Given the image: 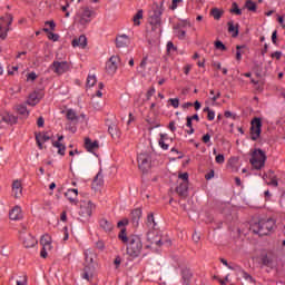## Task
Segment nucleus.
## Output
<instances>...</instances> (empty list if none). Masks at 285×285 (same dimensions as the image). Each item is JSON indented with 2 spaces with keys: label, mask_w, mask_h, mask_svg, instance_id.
<instances>
[{
  "label": "nucleus",
  "mask_w": 285,
  "mask_h": 285,
  "mask_svg": "<svg viewBox=\"0 0 285 285\" xmlns=\"http://www.w3.org/2000/svg\"><path fill=\"white\" fill-rule=\"evenodd\" d=\"M275 228V219H261L258 223H254L250 225V230L255 235H259V237H264L266 235H271V232Z\"/></svg>",
  "instance_id": "nucleus-1"
},
{
  "label": "nucleus",
  "mask_w": 285,
  "mask_h": 285,
  "mask_svg": "<svg viewBox=\"0 0 285 285\" xmlns=\"http://www.w3.org/2000/svg\"><path fill=\"white\" fill-rule=\"evenodd\" d=\"M161 14H164V0L160 3H154L149 11L148 22L151 26V30L161 28Z\"/></svg>",
  "instance_id": "nucleus-2"
},
{
  "label": "nucleus",
  "mask_w": 285,
  "mask_h": 285,
  "mask_svg": "<svg viewBox=\"0 0 285 285\" xmlns=\"http://www.w3.org/2000/svg\"><path fill=\"white\" fill-rule=\"evenodd\" d=\"M144 249V243H141V237L137 235L129 236V243L127 245V255L132 257H139L141 255V250Z\"/></svg>",
  "instance_id": "nucleus-3"
},
{
  "label": "nucleus",
  "mask_w": 285,
  "mask_h": 285,
  "mask_svg": "<svg viewBox=\"0 0 285 285\" xmlns=\"http://www.w3.org/2000/svg\"><path fill=\"white\" fill-rule=\"evenodd\" d=\"M92 262H95V254L90 252V249H87L85 252V267L82 272V279H87V282H90L92 277H95V266Z\"/></svg>",
  "instance_id": "nucleus-4"
},
{
  "label": "nucleus",
  "mask_w": 285,
  "mask_h": 285,
  "mask_svg": "<svg viewBox=\"0 0 285 285\" xmlns=\"http://www.w3.org/2000/svg\"><path fill=\"white\" fill-rule=\"evenodd\" d=\"M249 164H252L255 170H262L266 164V154L262 149H255L252 154V158L249 159Z\"/></svg>",
  "instance_id": "nucleus-5"
},
{
  "label": "nucleus",
  "mask_w": 285,
  "mask_h": 285,
  "mask_svg": "<svg viewBox=\"0 0 285 285\" xmlns=\"http://www.w3.org/2000/svg\"><path fill=\"white\" fill-rule=\"evenodd\" d=\"M13 19L14 17H12V13H7L6 17L0 18V39H6L8 37Z\"/></svg>",
  "instance_id": "nucleus-6"
},
{
  "label": "nucleus",
  "mask_w": 285,
  "mask_h": 285,
  "mask_svg": "<svg viewBox=\"0 0 285 285\" xmlns=\"http://www.w3.org/2000/svg\"><path fill=\"white\" fill-rule=\"evenodd\" d=\"M262 135V118L255 117L250 121V139L257 141V138Z\"/></svg>",
  "instance_id": "nucleus-7"
},
{
  "label": "nucleus",
  "mask_w": 285,
  "mask_h": 285,
  "mask_svg": "<svg viewBox=\"0 0 285 285\" xmlns=\"http://www.w3.org/2000/svg\"><path fill=\"white\" fill-rule=\"evenodd\" d=\"M50 70H52L56 75H63L70 70V63H68V61H53L50 65Z\"/></svg>",
  "instance_id": "nucleus-8"
},
{
  "label": "nucleus",
  "mask_w": 285,
  "mask_h": 285,
  "mask_svg": "<svg viewBox=\"0 0 285 285\" xmlns=\"http://www.w3.org/2000/svg\"><path fill=\"white\" fill-rule=\"evenodd\" d=\"M92 17V11L88 8H82L77 13V19L80 26H88L90 23Z\"/></svg>",
  "instance_id": "nucleus-9"
},
{
  "label": "nucleus",
  "mask_w": 285,
  "mask_h": 285,
  "mask_svg": "<svg viewBox=\"0 0 285 285\" xmlns=\"http://www.w3.org/2000/svg\"><path fill=\"white\" fill-rule=\"evenodd\" d=\"M138 168H140L142 173L150 170V156L148 154H140L138 156Z\"/></svg>",
  "instance_id": "nucleus-10"
},
{
  "label": "nucleus",
  "mask_w": 285,
  "mask_h": 285,
  "mask_svg": "<svg viewBox=\"0 0 285 285\" xmlns=\"http://www.w3.org/2000/svg\"><path fill=\"white\" fill-rule=\"evenodd\" d=\"M95 208V204L92 202L88 200L87 203L83 202L82 205H80V217H91L92 216V209Z\"/></svg>",
  "instance_id": "nucleus-11"
},
{
  "label": "nucleus",
  "mask_w": 285,
  "mask_h": 285,
  "mask_svg": "<svg viewBox=\"0 0 285 285\" xmlns=\"http://www.w3.org/2000/svg\"><path fill=\"white\" fill-rule=\"evenodd\" d=\"M117 61H119V57L111 56L106 65V70L108 75H115L117 72Z\"/></svg>",
  "instance_id": "nucleus-12"
},
{
  "label": "nucleus",
  "mask_w": 285,
  "mask_h": 285,
  "mask_svg": "<svg viewBox=\"0 0 285 285\" xmlns=\"http://www.w3.org/2000/svg\"><path fill=\"white\" fill-rule=\"evenodd\" d=\"M147 242H149V244H155V246L164 245V243L161 242V237L155 230L147 233Z\"/></svg>",
  "instance_id": "nucleus-13"
},
{
  "label": "nucleus",
  "mask_w": 285,
  "mask_h": 285,
  "mask_svg": "<svg viewBox=\"0 0 285 285\" xmlns=\"http://www.w3.org/2000/svg\"><path fill=\"white\" fill-rule=\"evenodd\" d=\"M22 244H23L24 248H35V246H37V244H38V240L32 235L24 234L22 236Z\"/></svg>",
  "instance_id": "nucleus-14"
},
{
  "label": "nucleus",
  "mask_w": 285,
  "mask_h": 285,
  "mask_svg": "<svg viewBox=\"0 0 285 285\" xmlns=\"http://www.w3.org/2000/svg\"><path fill=\"white\" fill-rule=\"evenodd\" d=\"M36 141L38 144V148L43 150V144H46V141H50V136H48L46 132H39L36 135Z\"/></svg>",
  "instance_id": "nucleus-15"
},
{
  "label": "nucleus",
  "mask_w": 285,
  "mask_h": 285,
  "mask_svg": "<svg viewBox=\"0 0 285 285\" xmlns=\"http://www.w3.org/2000/svg\"><path fill=\"white\" fill-rule=\"evenodd\" d=\"M130 45V38L127 35H121L116 38V48H127Z\"/></svg>",
  "instance_id": "nucleus-16"
},
{
  "label": "nucleus",
  "mask_w": 285,
  "mask_h": 285,
  "mask_svg": "<svg viewBox=\"0 0 285 285\" xmlns=\"http://www.w3.org/2000/svg\"><path fill=\"white\" fill-rule=\"evenodd\" d=\"M176 193L179 195V197L186 199V197H188V183H180L179 186L176 187Z\"/></svg>",
  "instance_id": "nucleus-17"
},
{
  "label": "nucleus",
  "mask_w": 285,
  "mask_h": 285,
  "mask_svg": "<svg viewBox=\"0 0 285 285\" xmlns=\"http://www.w3.org/2000/svg\"><path fill=\"white\" fill-rule=\"evenodd\" d=\"M9 219L17 222L19 219H23V214H21V207L16 206L9 213Z\"/></svg>",
  "instance_id": "nucleus-18"
},
{
  "label": "nucleus",
  "mask_w": 285,
  "mask_h": 285,
  "mask_svg": "<svg viewBox=\"0 0 285 285\" xmlns=\"http://www.w3.org/2000/svg\"><path fill=\"white\" fill-rule=\"evenodd\" d=\"M91 186L95 190H99V188L104 186V174L101 173V170H99L96 177L94 178Z\"/></svg>",
  "instance_id": "nucleus-19"
},
{
  "label": "nucleus",
  "mask_w": 285,
  "mask_h": 285,
  "mask_svg": "<svg viewBox=\"0 0 285 285\" xmlns=\"http://www.w3.org/2000/svg\"><path fill=\"white\" fill-rule=\"evenodd\" d=\"M2 121H4V124H9L10 126H14V124H17V121H19V117L6 111L2 115Z\"/></svg>",
  "instance_id": "nucleus-20"
},
{
  "label": "nucleus",
  "mask_w": 285,
  "mask_h": 285,
  "mask_svg": "<svg viewBox=\"0 0 285 285\" xmlns=\"http://www.w3.org/2000/svg\"><path fill=\"white\" fill-rule=\"evenodd\" d=\"M71 46L73 48H77L78 46L80 48H86V46H88V38H86L85 35L80 36L79 38H75L71 42Z\"/></svg>",
  "instance_id": "nucleus-21"
},
{
  "label": "nucleus",
  "mask_w": 285,
  "mask_h": 285,
  "mask_svg": "<svg viewBox=\"0 0 285 285\" xmlns=\"http://www.w3.org/2000/svg\"><path fill=\"white\" fill-rule=\"evenodd\" d=\"M61 141H63V136H59L58 141H53L52 146L53 148H58V155L63 157L66 155V145L61 144Z\"/></svg>",
  "instance_id": "nucleus-22"
},
{
  "label": "nucleus",
  "mask_w": 285,
  "mask_h": 285,
  "mask_svg": "<svg viewBox=\"0 0 285 285\" xmlns=\"http://www.w3.org/2000/svg\"><path fill=\"white\" fill-rule=\"evenodd\" d=\"M85 148L88 150V153H92L94 150H97L99 148V141L95 140L92 142V139L85 138Z\"/></svg>",
  "instance_id": "nucleus-23"
},
{
  "label": "nucleus",
  "mask_w": 285,
  "mask_h": 285,
  "mask_svg": "<svg viewBox=\"0 0 285 285\" xmlns=\"http://www.w3.org/2000/svg\"><path fill=\"white\" fill-rule=\"evenodd\" d=\"M181 279L184 284L188 285L190 284V279H193V272L188 267H184L181 269Z\"/></svg>",
  "instance_id": "nucleus-24"
},
{
  "label": "nucleus",
  "mask_w": 285,
  "mask_h": 285,
  "mask_svg": "<svg viewBox=\"0 0 285 285\" xmlns=\"http://www.w3.org/2000/svg\"><path fill=\"white\" fill-rule=\"evenodd\" d=\"M13 197L19 199L23 193V188L21 187V181L14 180L12 184Z\"/></svg>",
  "instance_id": "nucleus-25"
},
{
  "label": "nucleus",
  "mask_w": 285,
  "mask_h": 285,
  "mask_svg": "<svg viewBox=\"0 0 285 285\" xmlns=\"http://www.w3.org/2000/svg\"><path fill=\"white\" fill-rule=\"evenodd\" d=\"M100 228H102L105 233H112V228H115V225H112L110 220L102 218L100 219Z\"/></svg>",
  "instance_id": "nucleus-26"
},
{
  "label": "nucleus",
  "mask_w": 285,
  "mask_h": 285,
  "mask_svg": "<svg viewBox=\"0 0 285 285\" xmlns=\"http://www.w3.org/2000/svg\"><path fill=\"white\" fill-rule=\"evenodd\" d=\"M141 219V208H136L131 212V222L134 226H139V220Z\"/></svg>",
  "instance_id": "nucleus-27"
},
{
  "label": "nucleus",
  "mask_w": 285,
  "mask_h": 285,
  "mask_svg": "<svg viewBox=\"0 0 285 285\" xmlns=\"http://www.w3.org/2000/svg\"><path fill=\"white\" fill-rule=\"evenodd\" d=\"M261 264H263V266L271 267L273 266V258L268 256L267 253L263 252L261 254Z\"/></svg>",
  "instance_id": "nucleus-28"
},
{
  "label": "nucleus",
  "mask_w": 285,
  "mask_h": 285,
  "mask_svg": "<svg viewBox=\"0 0 285 285\" xmlns=\"http://www.w3.org/2000/svg\"><path fill=\"white\" fill-rule=\"evenodd\" d=\"M14 110L16 112H18V115H21L22 117H28V115H30V111H28V107L23 104L16 105Z\"/></svg>",
  "instance_id": "nucleus-29"
},
{
  "label": "nucleus",
  "mask_w": 285,
  "mask_h": 285,
  "mask_svg": "<svg viewBox=\"0 0 285 285\" xmlns=\"http://www.w3.org/2000/svg\"><path fill=\"white\" fill-rule=\"evenodd\" d=\"M75 195V197H77V195H79V190L78 189H68V191L65 193V197H67V199L70 202V204H75V206H77L78 202L77 199L70 197V195Z\"/></svg>",
  "instance_id": "nucleus-30"
},
{
  "label": "nucleus",
  "mask_w": 285,
  "mask_h": 285,
  "mask_svg": "<svg viewBox=\"0 0 285 285\" xmlns=\"http://www.w3.org/2000/svg\"><path fill=\"white\" fill-rule=\"evenodd\" d=\"M66 117L68 121H73L75 124L79 121V116H77V112L73 109H68Z\"/></svg>",
  "instance_id": "nucleus-31"
},
{
  "label": "nucleus",
  "mask_w": 285,
  "mask_h": 285,
  "mask_svg": "<svg viewBox=\"0 0 285 285\" xmlns=\"http://www.w3.org/2000/svg\"><path fill=\"white\" fill-rule=\"evenodd\" d=\"M39 102V94L37 91H33L29 95V98L27 100L28 106H35Z\"/></svg>",
  "instance_id": "nucleus-32"
},
{
  "label": "nucleus",
  "mask_w": 285,
  "mask_h": 285,
  "mask_svg": "<svg viewBox=\"0 0 285 285\" xmlns=\"http://www.w3.org/2000/svg\"><path fill=\"white\" fill-rule=\"evenodd\" d=\"M227 26H228V32H233V35H232V37H238L239 36V24H237L236 27H235V24L233 23V21H229L228 23H227Z\"/></svg>",
  "instance_id": "nucleus-33"
},
{
  "label": "nucleus",
  "mask_w": 285,
  "mask_h": 285,
  "mask_svg": "<svg viewBox=\"0 0 285 285\" xmlns=\"http://www.w3.org/2000/svg\"><path fill=\"white\" fill-rule=\"evenodd\" d=\"M118 239L122 242V244H128L130 242V236L126 234V228H122L118 235Z\"/></svg>",
  "instance_id": "nucleus-34"
},
{
  "label": "nucleus",
  "mask_w": 285,
  "mask_h": 285,
  "mask_svg": "<svg viewBox=\"0 0 285 285\" xmlns=\"http://www.w3.org/2000/svg\"><path fill=\"white\" fill-rule=\"evenodd\" d=\"M245 8L249 12H257V3H255V1H253V0H246Z\"/></svg>",
  "instance_id": "nucleus-35"
},
{
  "label": "nucleus",
  "mask_w": 285,
  "mask_h": 285,
  "mask_svg": "<svg viewBox=\"0 0 285 285\" xmlns=\"http://www.w3.org/2000/svg\"><path fill=\"white\" fill-rule=\"evenodd\" d=\"M140 19H144V10H138L137 13L134 16L132 21L135 26H141Z\"/></svg>",
  "instance_id": "nucleus-36"
},
{
  "label": "nucleus",
  "mask_w": 285,
  "mask_h": 285,
  "mask_svg": "<svg viewBox=\"0 0 285 285\" xmlns=\"http://www.w3.org/2000/svg\"><path fill=\"white\" fill-rule=\"evenodd\" d=\"M108 132L111 135V137H119V128L116 124L109 125Z\"/></svg>",
  "instance_id": "nucleus-37"
},
{
  "label": "nucleus",
  "mask_w": 285,
  "mask_h": 285,
  "mask_svg": "<svg viewBox=\"0 0 285 285\" xmlns=\"http://www.w3.org/2000/svg\"><path fill=\"white\" fill-rule=\"evenodd\" d=\"M210 14L216 21H219L222 19V16L224 14V11L219 10L218 8H213L210 10Z\"/></svg>",
  "instance_id": "nucleus-38"
},
{
  "label": "nucleus",
  "mask_w": 285,
  "mask_h": 285,
  "mask_svg": "<svg viewBox=\"0 0 285 285\" xmlns=\"http://www.w3.org/2000/svg\"><path fill=\"white\" fill-rule=\"evenodd\" d=\"M179 28H180V24H176L174 27L176 37H178V39H185L186 38V32L184 30H179Z\"/></svg>",
  "instance_id": "nucleus-39"
},
{
  "label": "nucleus",
  "mask_w": 285,
  "mask_h": 285,
  "mask_svg": "<svg viewBox=\"0 0 285 285\" xmlns=\"http://www.w3.org/2000/svg\"><path fill=\"white\" fill-rule=\"evenodd\" d=\"M40 244L41 246H45L47 244H52V238L50 237V235L46 234L40 238Z\"/></svg>",
  "instance_id": "nucleus-40"
},
{
  "label": "nucleus",
  "mask_w": 285,
  "mask_h": 285,
  "mask_svg": "<svg viewBox=\"0 0 285 285\" xmlns=\"http://www.w3.org/2000/svg\"><path fill=\"white\" fill-rule=\"evenodd\" d=\"M215 48L216 50H222V52H226L228 50V48L226 47V45H224V42H222V40H217L215 42Z\"/></svg>",
  "instance_id": "nucleus-41"
},
{
  "label": "nucleus",
  "mask_w": 285,
  "mask_h": 285,
  "mask_svg": "<svg viewBox=\"0 0 285 285\" xmlns=\"http://www.w3.org/2000/svg\"><path fill=\"white\" fill-rule=\"evenodd\" d=\"M230 12L237 14L238 17L242 16V9H239L237 2H233Z\"/></svg>",
  "instance_id": "nucleus-42"
},
{
  "label": "nucleus",
  "mask_w": 285,
  "mask_h": 285,
  "mask_svg": "<svg viewBox=\"0 0 285 285\" xmlns=\"http://www.w3.org/2000/svg\"><path fill=\"white\" fill-rule=\"evenodd\" d=\"M147 224H148V226H151L153 228H155L157 226V223H155V215L154 214H149L147 216Z\"/></svg>",
  "instance_id": "nucleus-43"
},
{
  "label": "nucleus",
  "mask_w": 285,
  "mask_h": 285,
  "mask_svg": "<svg viewBox=\"0 0 285 285\" xmlns=\"http://www.w3.org/2000/svg\"><path fill=\"white\" fill-rule=\"evenodd\" d=\"M97 83V77L96 76H88L87 78V86L88 88H92Z\"/></svg>",
  "instance_id": "nucleus-44"
},
{
  "label": "nucleus",
  "mask_w": 285,
  "mask_h": 285,
  "mask_svg": "<svg viewBox=\"0 0 285 285\" xmlns=\"http://www.w3.org/2000/svg\"><path fill=\"white\" fill-rule=\"evenodd\" d=\"M147 63H148V56H145L140 61V72H146Z\"/></svg>",
  "instance_id": "nucleus-45"
},
{
  "label": "nucleus",
  "mask_w": 285,
  "mask_h": 285,
  "mask_svg": "<svg viewBox=\"0 0 285 285\" xmlns=\"http://www.w3.org/2000/svg\"><path fill=\"white\" fill-rule=\"evenodd\" d=\"M242 48H245V46H236V60L242 61Z\"/></svg>",
  "instance_id": "nucleus-46"
},
{
  "label": "nucleus",
  "mask_w": 285,
  "mask_h": 285,
  "mask_svg": "<svg viewBox=\"0 0 285 285\" xmlns=\"http://www.w3.org/2000/svg\"><path fill=\"white\" fill-rule=\"evenodd\" d=\"M147 122L150 126V130H153V128H159V126H160L159 122H157V121H155V120H153L150 118H147Z\"/></svg>",
  "instance_id": "nucleus-47"
},
{
  "label": "nucleus",
  "mask_w": 285,
  "mask_h": 285,
  "mask_svg": "<svg viewBox=\"0 0 285 285\" xmlns=\"http://www.w3.org/2000/svg\"><path fill=\"white\" fill-rule=\"evenodd\" d=\"M168 101L173 108H179V98H170Z\"/></svg>",
  "instance_id": "nucleus-48"
},
{
  "label": "nucleus",
  "mask_w": 285,
  "mask_h": 285,
  "mask_svg": "<svg viewBox=\"0 0 285 285\" xmlns=\"http://www.w3.org/2000/svg\"><path fill=\"white\" fill-rule=\"evenodd\" d=\"M171 50H173V52H177V47H175L173 41H168L167 42V52H170Z\"/></svg>",
  "instance_id": "nucleus-49"
},
{
  "label": "nucleus",
  "mask_w": 285,
  "mask_h": 285,
  "mask_svg": "<svg viewBox=\"0 0 285 285\" xmlns=\"http://www.w3.org/2000/svg\"><path fill=\"white\" fill-rule=\"evenodd\" d=\"M48 39H49L50 41H59V35H57V33H55V32H49Z\"/></svg>",
  "instance_id": "nucleus-50"
},
{
  "label": "nucleus",
  "mask_w": 285,
  "mask_h": 285,
  "mask_svg": "<svg viewBox=\"0 0 285 285\" xmlns=\"http://www.w3.org/2000/svg\"><path fill=\"white\" fill-rule=\"evenodd\" d=\"M37 79V73L35 71L27 75V81H35Z\"/></svg>",
  "instance_id": "nucleus-51"
},
{
  "label": "nucleus",
  "mask_w": 285,
  "mask_h": 285,
  "mask_svg": "<svg viewBox=\"0 0 285 285\" xmlns=\"http://www.w3.org/2000/svg\"><path fill=\"white\" fill-rule=\"evenodd\" d=\"M158 144H159L160 148H163V150H168L169 145L166 144V140H158Z\"/></svg>",
  "instance_id": "nucleus-52"
},
{
  "label": "nucleus",
  "mask_w": 285,
  "mask_h": 285,
  "mask_svg": "<svg viewBox=\"0 0 285 285\" xmlns=\"http://www.w3.org/2000/svg\"><path fill=\"white\" fill-rule=\"evenodd\" d=\"M45 124H46V120L43 119V117L40 116L37 120L38 128H43Z\"/></svg>",
  "instance_id": "nucleus-53"
},
{
  "label": "nucleus",
  "mask_w": 285,
  "mask_h": 285,
  "mask_svg": "<svg viewBox=\"0 0 285 285\" xmlns=\"http://www.w3.org/2000/svg\"><path fill=\"white\" fill-rule=\"evenodd\" d=\"M224 161H226V159L223 154L216 156V164H224Z\"/></svg>",
  "instance_id": "nucleus-54"
},
{
  "label": "nucleus",
  "mask_w": 285,
  "mask_h": 285,
  "mask_svg": "<svg viewBox=\"0 0 285 285\" xmlns=\"http://www.w3.org/2000/svg\"><path fill=\"white\" fill-rule=\"evenodd\" d=\"M96 247L98 248V250H104V248H106V245L104 244L102 240H98L96 243Z\"/></svg>",
  "instance_id": "nucleus-55"
},
{
  "label": "nucleus",
  "mask_w": 285,
  "mask_h": 285,
  "mask_svg": "<svg viewBox=\"0 0 285 285\" xmlns=\"http://www.w3.org/2000/svg\"><path fill=\"white\" fill-rule=\"evenodd\" d=\"M178 178L183 179V181H186V184H188V173L178 175Z\"/></svg>",
  "instance_id": "nucleus-56"
},
{
  "label": "nucleus",
  "mask_w": 285,
  "mask_h": 285,
  "mask_svg": "<svg viewBox=\"0 0 285 285\" xmlns=\"http://www.w3.org/2000/svg\"><path fill=\"white\" fill-rule=\"evenodd\" d=\"M200 239H202V236L199 235V233L194 232L193 240L197 244V242H199Z\"/></svg>",
  "instance_id": "nucleus-57"
},
{
  "label": "nucleus",
  "mask_w": 285,
  "mask_h": 285,
  "mask_svg": "<svg viewBox=\"0 0 285 285\" xmlns=\"http://www.w3.org/2000/svg\"><path fill=\"white\" fill-rule=\"evenodd\" d=\"M272 58L281 60L282 59V51H275L274 53H272Z\"/></svg>",
  "instance_id": "nucleus-58"
},
{
  "label": "nucleus",
  "mask_w": 285,
  "mask_h": 285,
  "mask_svg": "<svg viewBox=\"0 0 285 285\" xmlns=\"http://www.w3.org/2000/svg\"><path fill=\"white\" fill-rule=\"evenodd\" d=\"M190 70H193V65H186L184 67V73L185 75H190Z\"/></svg>",
  "instance_id": "nucleus-59"
},
{
  "label": "nucleus",
  "mask_w": 285,
  "mask_h": 285,
  "mask_svg": "<svg viewBox=\"0 0 285 285\" xmlns=\"http://www.w3.org/2000/svg\"><path fill=\"white\" fill-rule=\"evenodd\" d=\"M153 95H155V87H151L148 91H147V100L149 101L150 97H153Z\"/></svg>",
  "instance_id": "nucleus-60"
},
{
  "label": "nucleus",
  "mask_w": 285,
  "mask_h": 285,
  "mask_svg": "<svg viewBox=\"0 0 285 285\" xmlns=\"http://www.w3.org/2000/svg\"><path fill=\"white\" fill-rule=\"evenodd\" d=\"M177 3H181V0H173L170 10H177Z\"/></svg>",
  "instance_id": "nucleus-61"
},
{
  "label": "nucleus",
  "mask_w": 285,
  "mask_h": 285,
  "mask_svg": "<svg viewBox=\"0 0 285 285\" xmlns=\"http://www.w3.org/2000/svg\"><path fill=\"white\" fill-rule=\"evenodd\" d=\"M272 43L277 45V30L272 33Z\"/></svg>",
  "instance_id": "nucleus-62"
},
{
  "label": "nucleus",
  "mask_w": 285,
  "mask_h": 285,
  "mask_svg": "<svg viewBox=\"0 0 285 285\" xmlns=\"http://www.w3.org/2000/svg\"><path fill=\"white\" fill-rule=\"evenodd\" d=\"M243 277H244V279H248L249 282H255V281L253 279V276H250V274H248V273H246V272H243Z\"/></svg>",
  "instance_id": "nucleus-63"
},
{
  "label": "nucleus",
  "mask_w": 285,
  "mask_h": 285,
  "mask_svg": "<svg viewBox=\"0 0 285 285\" xmlns=\"http://www.w3.org/2000/svg\"><path fill=\"white\" fill-rule=\"evenodd\" d=\"M17 285H28V278L23 276L22 281H17Z\"/></svg>",
  "instance_id": "nucleus-64"
}]
</instances>
